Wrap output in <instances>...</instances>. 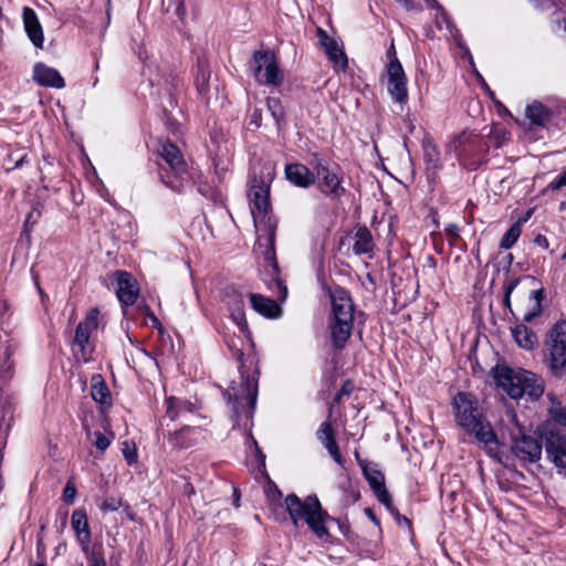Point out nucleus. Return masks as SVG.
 Returning <instances> with one entry per match:
<instances>
[{
  "label": "nucleus",
  "instance_id": "obj_39",
  "mask_svg": "<svg viewBox=\"0 0 566 566\" xmlns=\"http://www.w3.org/2000/svg\"><path fill=\"white\" fill-rule=\"evenodd\" d=\"M266 106L273 116L276 125L280 127L281 123L284 122V108L282 106L281 101L277 97H268Z\"/></svg>",
  "mask_w": 566,
  "mask_h": 566
},
{
  "label": "nucleus",
  "instance_id": "obj_35",
  "mask_svg": "<svg viewBox=\"0 0 566 566\" xmlns=\"http://www.w3.org/2000/svg\"><path fill=\"white\" fill-rule=\"evenodd\" d=\"M166 405H167L166 413L171 420L179 418L184 413L193 411V405L190 401L182 400V399H179L176 397L167 398Z\"/></svg>",
  "mask_w": 566,
  "mask_h": 566
},
{
  "label": "nucleus",
  "instance_id": "obj_54",
  "mask_svg": "<svg viewBox=\"0 0 566 566\" xmlns=\"http://www.w3.org/2000/svg\"><path fill=\"white\" fill-rule=\"evenodd\" d=\"M28 156L23 155L20 159H18L13 166V169L21 168L24 164H28Z\"/></svg>",
  "mask_w": 566,
  "mask_h": 566
},
{
  "label": "nucleus",
  "instance_id": "obj_36",
  "mask_svg": "<svg viewBox=\"0 0 566 566\" xmlns=\"http://www.w3.org/2000/svg\"><path fill=\"white\" fill-rule=\"evenodd\" d=\"M545 298L544 289L534 290L531 292L530 300L532 305L530 310L524 314L523 321L525 323H531L534 318L541 315L542 313V302Z\"/></svg>",
  "mask_w": 566,
  "mask_h": 566
},
{
  "label": "nucleus",
  "instance_id": "obj_50",
  "mask_svg": "<svg viewBox=\"0 0 566 566\" xmlns=\"http://www.w3.org/2000/svg\"><path fill=\"white\" fill-rule=\"evenodd\" d=\"M520 281L521 279L520 277H515L511 281H509L505 285H504V293L505 294H512L513 291L516 289V286L520 284Z\"/></svg>",
  "mask_w": 566,
  "mask_h": 566
},
{
  "label": "nucleus",
  "instance_id": "obj_40",
  "mask_svg": "<svg viewBox=\"0 0 566 566\" xmlns=\"http://www.w3.org/2000/svg\"><path fill=\"white\" fill-rule=\"evenodd\" d=\"M317 439L321 441V443L325 447L329 444V441L336 442L335 440V433L332 428V424L327 421L323 422L317 432H316Z\"/></svg>",
  "mask_w": 566,
  "mask_h": 566
},
{
  "label": "nucleus",
  "instance_id": "obj_15",
  "mask_svg": "<svg viewBox=\"0 0 566 566\" xmlns=\"http://www.w3.org/2000/svg\"><path fill=\"white\" fill-rule=\"evenodd\" d=\"M544 447L548 460L559 469H566V436L549 430L544 436Z\"/></svg>",
  "mask_w": 566,
  "mask_h": 566
},
{
  "label": "nucleus",
  "instance_id": "obj_60",
  "mask_svg": "<svg viewBox=\"0 0 566 566\" xmlns=\"http://www.w3.org/2000/svg\"><path fill=\"white\" fill-rule=\"evenodd\" d=\"M352 497H353V501H354V502L358 501V500H359V497H360L359 492H358V491H353V492H352Z\"/></svg>",
  "mask_w": 566,
  "mask_h": 566
},
{
  "label": "nucleus",
  "instance_id": "obj_1",
  "mask_svg": "<svg viewBox=\"0 0 566 566\" xmlns=\"http://www.w3.org/2000/svg\"><path fill=\"white\" fill-rule=\"evenodd\" d=\"M451 406L455 423L473 436L489 455L494 457L499 449L497 436L478 397L472 392L460 391L452 398Z\"/></svg>",
  "mask_w": 566,
  "mask_h": 566
},
{
  "label": "nucleus",
  "instance_id": "obj_55",
  "mask_svg": "<svg viewBox=\"0 0 566 566\" xmlns=\"http://www.w3.org/2000/svg\"><path fill=\"white\" fill-rule=\"evenodd\" d=\"M365 513L366 515L376 524V525H379V521L377 520V517L375 516L374 512L371 509H366L365 510Z\"/></svg>",
  "mask_w": 566,
  "mask_h": 566
},
{
  "label": "nucleus",
  "instance_id": "obj_34",
  "mask_svg": "<svg viewBox=\"0 0 566 566\" xmlns=\"http://www.w3.org/2000/svg\"><path fill=\"white\" fill-rule=\"evenodd\" d=\"M365 479L367 480L373 492H378L385 489V476L375 465L365 464L359 461Z\"/></svg>",
  "mask_w": 566,
  "mask_h": 566
},
{
  "label": "nucleus",
  "instance_id": "obj_51",
  "mask_svg": "<svg viewBox=\"0 0 566 566\" xmlns=\"http://www.w3.org/2000/svg\"><path fill=\"white\" fill-rule=\"evenodd\" d=\"M534 243L543 249H548L549 247V243H548V240L545 235L543 234H537L535 238H534Z\"/></svg>",
  "mask_w": 566,
  "mask_h": 566
},
{
  "label": "nucleus",
  "instance_id": "obj_28",
  "mask_svg": "<svg viewBox=\"0 0 566 566\" xmlns=\"http://www.w3.org/2000/svg\"><path fill=\"white\" fill-rule=\"evenodd\" d=\"M515 343L523 349L532 350L538 343L536 334L525 324H517L511 327Z\"/></svg>",
  "mask_w": 566,
  "mask_h": 566
},
{
  "label": "nucleus",
  "instance_id": "obj_18",
  "mask_svg": "<svg viewBox=\"0 0 566 566\" xmlns=\"http://www.w3.org/2000/svg\"><path fill=\"white\" fill-rule=\"evenodd\" d=\"M286 180L298 188H310L316 181V172L303 164H287L284 169Z\"/></svg>",
  "mask_w": 566,
  "mask_h": 566
},
{
  "label": "nucleus",
  "instance_id": "obj_41",
  "mask_svg": "<svg viewBox=\"0 0 566 566\" xmlns=\"http://www.w3.org/2000/svg\"><path fill=\"white\" fill-rule=\"evenodd\" d=\"M94 437V440H92V443L101 452H104L111 444V439L106 437L101 431H87V438L91 439Z\"/></svg>",
  "mask_w": 566,
  "mask_h": 566
},
{
  "label": "nucleus",
  "instance_id": "obj_62",
  "mask_svg": "<svg viewBox=\"0 0 566 566\" xmlns=\"http://www.w3.org/2000/svg\"><path fill=\"white\" fill-rule=\"evenodd\" d=\"M339 528H340L342 533H345V527H344V525L339 524Z\"/></svg>",
  "mask_w": 566,
  "mask_h": 566
},
{
  "label": "nucleus",
  "instance_id": "obj_23",
  "mask_svg": "<svg viewBox=\"0 0 566 566\" xmlns=\"http://www.w3.org/2000/svg\"><path fill=\"white\" fill-rule=\"evenodd\" d=\"M71 525L81 547H86L87 544H91L92 533L88 526V520L85 510L77 509L73 511L71 516Z\"/></svg>",
  "mask_w": 566,
  "mask_h": 566
},
{
  "label": "nucleus",
  "instance_id": "obj_4",
  "mask_svg": "<svg viewBox=\"0 0 566 566\" xmlns=\"http://www.w3.org/2000/svg\"><path fill=\"white\" fill-rule=\"evenodd\" d=\"M284 503L293 525L297 527L300 522H304L319 539H327L331 536L327 522L339 523L323 509L315 494L301 500L296 494L291 493L285 497Z\"/></svg>",
  "mask_w": 566,
  "mask_h": 566
},
{
  "label": "nucleus",
  "instance_id": "obj_10",
  "mask_svg": "<svg viewBox=\"0 0 566 566\" xmlns=\"http://www.w3.org/2000/svg\"><path fill=\"white\" fill-rule=\"evenodd\" d=\"M251 69L254 78L263 85L280 86L283 83V74L279 67L276 57L269 50L254 51Z\"/></svg>",
  "mask_w": 566,
  "mask_h": 566
},
{
  "label": "nucleus",
  "instance_id": "obj_37",
  "mask_svg": "<svg viewBox=\"0 0 566 566\" xmlns=\"http://www.w3.org/2000/svg\"><path fill=\"white\" fill-rule=\"evenodd\" d=\"M82 551L84 552L90 566H107L102 544L93 546L87 544L86 547L82 546Z\"/></svg>",
  "mask_w": 566,
  "mask_h": 566
},
{
  "label": "nucleus",
  "instance_id": "obj_32",
  "mask_svg": "<svg viewBox=\"0 0 566 566\" xmlns=\"http://www.w3.org/2000/svg\"><path fill=\"white\" fill-rule=\"evenodd\" d=\"M526 117L536 126H545L552 117V112L539 102H533L525 109Z\"/></svg>",
  "mask_w": 566,
  "mask_h": 566
},
{
  "label": "nucleus",
  "instance_id": "obj_31",
  "mask_svg": "<svg viewBox=\"0 0 566 566\" xmlns=\"http://www.w3.org/2000/svg\"><path fill=\"white\" fill-rule=\"evenodd\" d=\"M531 214L521 216L507 231L503 234L500 241V249L509 250L514 247L522 234V226L528 221Z\"/></svg>",
  "mask_w": 566,
  "mask_h": 566
},
{
  "label": "nucleus",
  "instance_id": "obj_17",
  "mask_svg": "<svg viewBox=\"0 0 566 566\" xmlns=\"http://www.w3.org/2000/svg\"><path fill=\"white\" fill-rule=\"evenodd\" d=\"M316 36L329 61L342 70H345L348 64L347 56L337 40L329 36L328 33L319 27L316 29Z\"/></svg>",
  "mask_w": 566,
  "mask_h": 566
},
{
  "label": "nucleus",
  "instance_id": "obj_57",
  "mask_svg": "<svg viewBox=\"0 0 566 566\" xmlns=\"http://www.w3.org/2000/svg\"><path fill=\"white\" fill-rule=\"evenodd\" d=\"M387 55L389 57V62L394 59V56H396V51H395L394 44L390 45V48L387 52Z\"/></svg>",
  "mask_w": 566,
  "mask_h": 566
},
{
  "label": "nucleus",
  "instance_id": "obj_12",
  "mask_svg": "<svg viewBox=\"0 0 566 566\" xmlns=\"http://www.w3.org/2000/svg\"><path fill=\"white\" fill-rule=\"evenodd\" d=\"M523 369H513L506 365L497 364L491 375L497 388H501L510 398L517 400L522 398L521 380Z\"/></svg>",
  "mask_w": 566,
  "mask_h": 566
},
{
  "label": "nucleus",
  "instance_id": "obj_45",
  "mask_svg": "<svg viewBox=\"0 0 566 566\" xmlns=\"http://www.w3.org/2000/svg\"><path fill=\"white\" fill-rule=\"evenodd\" d=\"M120 500L114 496L105 497L101 504V510L103 512H114L120 507Z\"/></svg>",
  "mask_w": 566,
  "mask_h": 566
},
{
  "label": "nucleus",
  "instance_id": "obj_7",
  "mask_svg": "<svg viewBox=\"0 0 566 566\" xmlns=\"http://www.w3.org/2000/svg\"><path fill=\"white\" fill-rule=\"evenodd\" d=\"M158 153L167 165L166 167H160L159 176L161 181L166 187L176 192L184 191L190 184V175L179 148L166 140L160 144Z\"/></svg>",
  "mask_w": 566,
  "mask_h": 566
},
{
  "label": "nucleus",
  "instance_id": "obj_2",
  "mask_svg": "<svg viewBox=\"0 0 566 566\" xmlns=\"http://www.w3.org/2000/svg\"><path fill=\"white\" fill-rule=\"evenodd\" d=\"M256 231V248L263 255L265 266L260 272L261 280L281 302L287 297V286L281 277L276 252L275 234L277 218L275 214H252Z\"/></svg>",
  "mask_w": 566,
  "mask_h": 566
},
{
  "label": "nucleus",
  "instance_id": "obj_61",
  "mask_svg": "<svg viewBox=\"0 0 566 566\" xmlns=\"http://www.w3.org/2000/svg\"><path fill=\"white\" fill-rule=\"evenodd\" d=\"M512 260H513V255L510 253V254L507 255V261H509V263H511V262H512Z\"/></svg>",
  "mask_w": 566,
  "mask_h": 566
},
{
  "label": "nucleus",
  "instance_id": "obj_11",
  "mask_svg": "<svg viewBox=\"0 0 566 566\" xmlns=\"http://www.w3.org/2000/svg\"><path fill=\"white\" fill-rule=\"evenodd\" d=\"M543 439L521 433L512 437L511 451L523 464L537 462L542 457Z\"/></svg>",
  "mask_w": 566,
  "mask_h": 566
},
{
  "label": "nucleus",
  "instance_id": "obj_3",
  "mask_svg": "<svg viewBox=\"0 0 566 566\" xmlns=\"http://www.w3.org/2000/svg\"><path fill=\"white\" fill-rule=\"evenodd\" d=\"M224 397L232 406L233 428L238 427L244 430L248 436V443L254 448L258 461L264 469L265 454L259 448L256 440L251 434V428L253 426L252 419L258 398L256 373L244 376V374L241 371L240 382L235 384L233 381L231 386H229V388L226 390Z\"/></svg>",
  "mask_w": 566,
  "mask_h": 566
},
{
  "label": "nucleus",
  "instance_id": "obj_46",
  "mask_svg": "<svg viewBox=\"0 0 566 566\" xmlns=\"http://www.w3.org/2000/svg\"><path fill=\"white\" fill-rule=\"evenodd\" d=\"M75 496H76L75 486L71 482H67L63 490V500L67 504H72L75 501Z\"/></svg>",
  "mask_w": 566,
  "mask_h": 566
},
{
  "label": "nucleus",
  "instance_id": "obj_16",
  "mask_svg": "<svg viewBox=\"0 0 566 566\" xmlns=\"http://www.w3.org/2000/svg\"><path fill=\"white\" fill-rule=\"evenodd\" d=\"M116 283V295L123 307L135 304L139 294V287L136 279L126 271H116L114 273Z\"/></svg>",
  "mask_w": 566,
  "mask_h": 566
},
{
  "label": "nucleus",
  "instance_id": "obj_20",
  "mask_svg": "<svg viewBox=\"0 0 566 566\" xmlns=\"http://www.w3.org/2000/svg\"><path fill=\"white\" fill-rule=\"evenodd\" d=\"M33 80L44 87L63 88L65 86V81L60 72L42 62H38L33 66Z\"/></svg>",
  "mask_w": 566,
  "mask_h": 566
},
{
  "label": "nucleus",
  "instance_id": "obj_24",
  "mask_svg": "<svg viewBox=\"0 0 566 566\" xmlns=\"http://www.w3.org/2000/svg\"><path fill=\"white\" fill-rule=\"evenodd\" d=\"M252 308L266 318L280 317L281 306L272 298L256 293L249 294Z\"/></svg>",
  "mask_w": 566,
  "mask_h": 566
},
{
  "label": "nucleus",
  "instance_id": "obj_47",
  "mask_svg": "<svg viewBox=\"0 0 566 566\" xmlns=\"http://www.w3.org/2000/svg\"><path fill=\"white\" fill-rule=\"evenodd\" d=\"M325 449L328 451L334 461L338 464H343V457L339 452L338 446L336 442L329 441L328 446H325Z\"/></svg>",
  "mask_w": 566,
  "mask_h": 566
},
{
  "label": "nucleus",
  "instance_id": "obj_21",
  "mask_svg": "<svg viewBox=\"0 0 566 566\" xmlns=\"http://www.w3.org/2000/svg\"><path fill=\"white\" fill-rule=\"evenodd\" d=\"M22 20L24 31L32 44L38 49H42L44 34L35 11L29 7H24L22 11Z\"/></svg>",
  "mask_w": 566,
  "mask_h": 566
},
{
  "label": "nucleus",
  "instance_id": "obj_25",
  "mask_svg": "<svg viewBox=\"0 0 566 566\" xmlns=\"http://www.w3.org/2000/svg\"><path fill=\"white\" fill-rule=\"evenodd\" d=\"M375 243L373 240L371 232L365 226L357 227L354 233L353 252L356 255L369 254L374 252Z\"/></svg>",
  "mask_w": 566,
  "mask_h": 566
},
{
  "label": "nucleus",
  "instance_id": "obj_26",
  "mask_svg": "<svg viewBox=\"0 0 566 566\" xmlns=\"http://www.w3.org/2000/svg\"><path fill=\"white\" fill-rule=\"evenodd\" d=\"M423 159L427 165L429 178H433L440 169V153L431 138L422 140Z\"/></svg>",
  "mask_w": 566,
  "mask_h": 566
},
{
  "label": "nucleus",
  "instance_id": "obj_49",
  "mask_svg": "<svg viewBox=\"0 0 566 566\" xmlns=\"http://www.w3.org/2000/svg\"><path fill=\"white\" fill-rule=\"evenodd\" d=\"M459 231H460V228L454 223H450L446 228V232H447L448 237L451 239H458Z\"/></svg>",
  "mask_w": 566,
  "mask_h": 566
},
{
  "label": "nucleus",
  "instance_id": "obj_43",
  "mask_svg": "<svg viewBox=\"0 0 566 566\" xmlns=\"http://www.w3.org/2000/svg\"><path fill=\"white\" fill-rule=\"evenodd\" d=\"M123 457L126 460V462L132 465L137 462V449L134 443H130L128 441H125L123 443Z\"/></svg>",
  "mask_w": 566,
  "mask_h": 566
},
{
  "label": "nucleus",
  "instance_id": "obj_58",
  "mask_svg": "<svg viewBox=\"0 0 566 566\" xmlns=\"http://www.w3.org/2000/svg\"><path fill=\"white\" fill-rule=\"evenodd\" d=\"M396 2L402 4L407 9H410L412 7V1L411 0H396Z\"/></svg>",
  "mask_w": 566,
  "mask_h": 566
},
{
  "label": "nucleus",
  "instance_id": "obj_59",
  "mask_svg": "<svg viewBox=\"0 0 566 566\" xmlns=\"http://www.w3.org/2000/svg\"><path fill=\"white\" fill-rule=\"evenodd\" d=\"M396 514H397V516H398V522H399V523H405V524H407V525H409V524H410V522H409V520H408L407 517H405V516H400V515L398 514V512H397Z\"/></svg>",
  "mask_w": 566,
  "mask_h": 566
},
{
  "label": "nucleus",
  "instance_id": "obj_44",
  "mask_svg": "<svg viewBox=\"0 0 566 566\" xmlns=\"http://www.w3.org/2000/svg\"><path fill=\"white\" fill-rule=\"evenodd\" d=\"M11 369L10 353L6 349L3 358L0 359V378L9 379L11 377Z\"/></svg>",
  "mask_w": 566,
  "mask_h": 566
},
{
  "label": "nucleus",
  "instance_id": "obj_64",
  "mask_svg": "<svg viewBox=\"0 0 566 566\" xmlns=\"http://www.w3.org/2000/svg\"><path fill=\"white\" fill-rule=\"evenodd\" d=\"M34 566H45V565L43 563H39V564L34 565Z\"/></svg>",
  "mask_w": 566,
  "mask_h": 566
},
{
  "label": "nucleus",
  "instance_id": "obj_19",
  "mask_svg": "<svg viewBox=\"0 0 566 566\" xmlns=\"http://www.w3.org/2000/svg\"><path fill=\"white\" fill-rule=\"evenodd\" d=\"M315 170L316 179H322L321 189L324 193L337 198L345 192V188L342 186L340 178L336 172L322 165L321 161H317L315 165Z\"/></svg>",
  "mask_w": 566,
  "mask_h": 566
},
{
  "label": "nucleus",
  "instance_id": "obj_38",
  "mask_svg": "<svg viewBox=\"0 0 566 566\" xmlns=\"http://www.w3.org/2000/svg\"><path fill=\"white\" fill-rule=\"evenodd\" d=\"M548 398L552 402V406L548 409L551 418L554 422L566 427V407H564L554 396L548 395Z\"/></svg>",
  "mask_w": 566,
  "mask_h": 566
},
{
  "label": "nucleus",
  "instance_id": "obj_8",
  "mask_svg": "<svg viewBox=\"0 0 566 566\" xmlns=\"http://www.w3.org/2000/svg\"><path fill=\"white\" fill-rule=\"evenodd\" d=\"M545 363L554 377L562 379L566 376V321L556 322L545 340Z\"/></svg>",
  "mask_w": 566,
  "mask_h": 566
},
{
  "label": "nucleus",
  "instance_id": "obj_48",
  "mask_svg": "<svg viewBox=\"0 0 566 566\" xmlns=\"http://www.w3.org/2000/svg\"><path fill=\"white\" fill-rule=\"evenodd\" d=\"M566 186V170L559 174L549 185L552 189H560Z\"/></svg>",
  "mask_w": 566,
  "mask_h": 566
},
{
  "label": "nucleus",
  "instance_id": "obj_56",
  "mask_svg": "<svg viewBox=\"0 0 566 566\" xmlns=\"http://www.w3.org/2000/svg\"><path fill=\"white\" fill-rule=\"evenodd\" d=\"M511 295L512 294L504 293V297H503V305H504V307L509 308L510 311H511Z\"/></svg>",
  "mask_w": 566,
  "mask_h": 566
},
{
  "label": "nucleus",
  "instance_id": "obj_29",
  "mask_svg": "<svg viewBox=\"0 0 566 566\" xmlns=\"http://www.w3.org/2000/svg\"><path fill=\"white\" fill-rule=\"evenodd\" d=\"M228 305L231 308V317L239 326V328L244 332L248 329V322L245 319V315L243 312V295L233 291L231 295H228Z\"/></svg>",
  "mask_w": 566,
  "mask_h": 566
},
{
  "label": "nucleus",
  "instance_id": "obj_30",
  "mask_svg": "<svg viewBox=\"0 0 566 566\" xmlns=\"http://www.w3.org/2000/svg\"><path fill=\"white\" fill-rule=\"evenodd\" d=\"M91 397L101 405H112L111 391L103 377L98 374L93 375L91 378Z\"/></svg>",
  "mask_w": 566,
  "mask_h": 566
},
{
  "label": "nucleus",
  "instance_id": "obj_14",
  "mask_svg": "<svg viewBox=\"0 0 566 566\" xmlns=\"http://www.w3.org/2000/svg\"><path fill=\"white\" fill-rule=\"evenodd\" d=\"M98 308L94 307L88 311L85 318L78 323L73 339L74 346L81 352L83 360L87 361L91 355L88 343L91 334L98 327Z\"/></svg>",
  "mask_w": 566,
  "mask_h": 566
},
{
  "label": "nucleus",
  "instance_id": "obj_13",
  "mask_svg": "<svg viewBox=\"0 0 566 566\" xmlns=\"http://www.w3.org/2000/svg\"><path fill=\"white\" fill-rule=\"evenodd\" d=\"M388 84L387 90L391 98L399 104L408 101L407 77L401 63L394 56L387 65Z\"/></svg>",
  "mask_w": 566,
  "mask_h": 566
},
{
  "label": "nucleus",
  "instance_id": "obj_42",
  "mask_svg": "<svg viewBox=\"0 0 566 566\" xmlns=\"http://www.w3.org/2000/svg\"><path fill=\"white\" fill-rule=\"evenodd\" d=\"M375 496L377 497V500L385 505V507L391 513V514H396L397 513V510L396 507L394 506L392 504V500H391V495L389 494V492L387 491V489H381L380 491L378 492H375L374 493Z\"/></svg>",
  "mask_w": 566,
  "mask_h": 566
},
{
  "label": "nucleus",
  "instance_id": "obj_52",
  "mask_svg": "<svg viewBox=\"0 0 566 566\" xmlns=\"http://www.w3.org/2000/svg\"><path fill=\"white\" fill-rule=\"evenodd\" d=\"M36 222L35 219H33V214H27V219L24 221V229L23 233H29L30 228Z\"/></svg>",
  "mask_w": 566,
  "mask_h": 566
},
{
  "label": "nucleus",
  "instance_id": "obj_5",
  "mask_svg": "<svg viewBox=\"0 0 566 566\" xmlns=\"http://www.w3.org/2000/svg\"><path fill=\"white\" fill-rule=\"evenodd\" d=\"M329 297L331 314L327 326L331 342L335 349H343L353 333L355 304L349 292L343 287L331 291Z\"/></svg>",
  "mask_w": 566,
  "mask_h": 566
},
{
  "label": "nucleus",
  "instance_id": "obj_22",
  "mask_svg": "<svg viewBox=\"0 0 566 566\" xmlns=\"http://www.w3.org/2000/svg\"><path fill=\"white\" fill-rule=\"evenodd\" d=\"M521 376L522 380L520 387L522 390V397L526 395L533 401L538 400L544 394L543 378L525 369L522 370Z\"/></svg>",
  "mask_w": 566,
  "mask_h": 566
},
{
  "label": "nucleus",
  "instance_id": "obj_9",
  "mask_svg": "<svg viewBox=\"0 0 566 566\" xmlns=\"http://www.w3.org/2000/svg\"><path fill=\"white\" fill-rule=\"evenodd\" d=\"M453 148L461 165L475 169L486 160L490 145L484 136L463 132L453 142Z\"/></svg>",
  "mask_w": 566,
  "mask_h": 566
},
{
  "label": "nucleus",
  "instance_id": "obj_63",
  "mask_svg": "<svg viewBox=\"0 0 566 566\" xmlns=\"http://www.w3.org/2000/svg\"><path fill=\"white\" fill-rule=\"evenodd\" d=\"M562 260H566V251L563 253Z\"/></svg>",
  "mask_w": 566,
  "mask_h": 566
},
{
  "label": "nucleus",
  "instance_id": "obj_53",
  "mask_svg": "<svg viewBox=\"0 0 566 566\" xmlns=\"http://www.w3.org/2000/svg\"><path fill=\"white\" fill-rule=\"evenodd\" d=\"M147 316L150 318L154 327H156V328H160L161 327V324H160L159 319L157 318V316L151 311L148 310Z\"/></svg>",
  "mask_w": 566,
  "mask_h": 566
},
{
  "label": "nucleus",
  "instance_id": "obj_27",
  "mask_svg": "<svg viewBox=\"0 0 566 566\" xmlns=\"http://www.w3.org/2000/svg\"><path fill=\"white\" fill-rule=\"evenodd\" d=\"M197 433H199L198 428L184 427L171 433L168 438V442L176 450L188 449L195 444Z\"/></svg>",
  "mask_w": 566,
  "mask_h": 566
},
{
  "label": "nucleus",
  "instance_id": "obj_6",
  "mask_svg": "<svg viewBox=\"0 0 566 566\" xmlns=\"http://www.w3.org/2000/svg\"><path fill=\"white\" fill-rule=\"evenodd\" d=\"M275 178V164L264 161L253 165L248 179V199L251 212L271 210L270 191Z\"/></svg>",
  "mask_w": 566,
  "mask_h": 566
},
{
  "label": "nucleus",
  "instance_id": "obj_33",
  "mask_svg": "<svg viewBox=\"0 0 566 566\" xmlns=\"http://www.w3.org/2000/svg\"><path fill=\"white\" fill-rule=\"evenodd\" d=\"M210 69L205 59H198L195 77L196 88L200 96L206 97L209 92Z\"/></svg>",
  "mask_w": 566,
  "mask_h": 566
}]
</instances>
